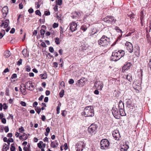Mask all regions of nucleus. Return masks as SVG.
<instances>
[{
    "instance_id": "1",
    "label": "nucleus",
    "mask_w": 151,
    "mask_h": 151,
    "mask_svg": "<svg viewBox=\"0 0 151 151\" xmlns=\"http://www.w3.org/2000/svg\"><path fill=\"white\" fill-rule=\"evenodd\" d=\"M82 115L85 117H92L94 115V111L93 107L89 106L84 108L83 112L82 113Z\"/></svg>"
},
{
    "instance_id": "2",
    "label": "nucleus",
    "mask_w": 151,
    "mask_h": 151,
    "mask_svg": "<svg viewBox=\"0 0 151 151\" xmlns=\"http://www.w3.org/2000/svg\"><path fill=\"white\" fill-rule=\"evenodd\" d=\"M110 39L106 36L103 35L100 39L98 40V43L100 46L105 47L110 45Z\"/></svg>"
},
{
    "instance_id": "3",
    "label": "nucleus",
    "mask_w": 151,
    "mask_h": 151,
    "mask_svg": "<svg viewBox=\"0 0 151 151\" xmlns=\"http://www.w3.org/2000/svg\"><path fill=\"white\" fill-rule=\"evenodd\" d=\"M98 127L97 125L94 124H92L89 127L88 132L91 136L93 135L96 133Z\"/></svg>"
},
{
    "instance_id": "4",
    "label": "nucleus",
    "mask_w": 151,
    "mask_h": 151,
    "mask_svg": "<svg viewBox=\"0 0 151 151\" xmlns=\"http://www.w3.org/2000/svg\"><path fill=\"white\" fill-rule=\"evenodd\" d=\"M109 142L106 139H104L101 140L100 141L101 148L102 150L108 148L109 145Z\"/></svg>"
},
{
    "instance_id": "5",
    "label": "nucleus",
    "mask_w": 151,
    "mask_h": 151,
    "mask_svg": "<svg viewBox=\"0 0 151 151\" xmlns=\"http://www.w3.org/2000/svg\"><path fill=\"white\" fill-rule=\"evenodd\" d=\"M103 20L106 23L109 24H114L116 21V20L115 19L114 17L109 16H107L104 18Z\"/></svg>"
},
{
    "instance_id": "6",
    "label": "nucleus",
    "mask_w": 151,
    "mask_h": 151,
    "mask_svg": "<svg viewBox=\"0 0 151 151\" xmlns=\"http://www.w3.org/2000/svg\"><path fill=\"white\" fill-rule=\"evenodd\" d=\"M34 83H32L31 81H29L25 83L24 87L26 88L29 90L32 91L34 89Z\"/></svg>"
},
{
    "instance_id": "7",
    "label": "nucleus",
    "mask_w": 151,
    "mask_h": 151,
    "mask_svg": "<svg viewBox=\"0 0 151 151\" xmlns=\"http://www.w3.org/2000/svg\"><path fill=\"white\" fill-rule=\"evenodd\" d=\"M112 112L114 116L116 119H119L120 118L119 115V111L117 108L115 107H114L112 109Z\"/></svg>"
},
{
    "instance_id": "8",
    "label": "nucleus",
    "mask_w": 151,
    "mask_h": 151,
    "mask_svg": "<svg viewBox=\"0 0 151 151\" xmlns=\"http://www.w3.org/2000/svg\"><path fill=\"white\" fill-rule=\"evenodd\" d=\"M84 142L82 141L78 142L76 145V151H82L84 147Z\"/></svg>"
},
{
    "instance_id": "9",
    "label": "nucleus",
    "mask_w": 151,
    "mask_h": 151,
    "mask_svg": "<svg viewBox=\"0 0 151 151\" xmlns=\"http://www.w3.org/2000/svg\"><path fill=\"white\" fill-rule=\"evenodd\" d=\"M103 87V83L102 81H98L96 82L93 87L98 90H101Z\"/></svg>"
},
{
    "instance_id": "10",
    "label": "nucleus",
    "mask_w": 151,
    "mask_h": 151,
    "mask_svg": "<svg viewBox=\"0 0 151 151\" xmlns=\"http://www.w3.org/2000/svg\"><path fill=\"white\" fill-rule=\"evenodd\" d=\"M125 46L129 52L132 53L133 52V47L132 44L131 43L127 41L125 44Z\"/></svg>"
},
{
    "instance_id": "11",
    "label": "nucleus",
    "mask_w": 151,
    "mask_h": 151,
    "mask_svg": "<svg viewBox=\"0 0 151 151\" xmlns=\"http://www.w3.org/2000/svg\"><path fill=\"white\" fill-rule=\"evenodd\" d=\"M112 135L115 139L117 140H119L121 137L120 133L118 130L114 131L112 133Z\"/></svg>"
},
{
    "instance_id": "12",
    "label": "nucleus",
    "mask_w": 151,
    "mask_h": 151,
    "mask_svg": "<svg viewBox=\"0 0 151 151\" xmlns=\"http://www.w3.org/2000/svg\"><path fill=\"white\" fill-rule=\"evenodd\" d=\"M127 107L130 111H133L134 110V105L130 100L127 102Z\"/></svg>"
},
{
    "instance_id": "13",
    "label": "nucleus",
    "mask_w": 151,
    "mask_h": 151,
    "mask_svg": "<svg viewBox=\"0 0 151 151\" xmlns=\"http://www.w3.org/2000/svg\"><path fill=\"white\" fill-rule=\"evenodd\" d=\"M85 83V78H81L76 83V85L78 86L82 87L84 85Z\"/></svg>"
},
{
    "instance_id": "14",
    "label": "nucleus",
    "mask_w": 151,
    "mask_h": 151,
    "mask_svg": "<svg viewBox=\"0 0 151 151\" xmlns=\"http://www.w3.org/2000/svg\"><path fill=\"white\" fill-rule=\"evenodd\" d=\"M129 148V146L128 144V141H127L125 142V144H123V145H121L120 147V150L121 151H127Z\"/></svg>"
},
{
    "instance_id": "15",
    "label": "nucleus",
    "mask_w": 151,
    "mask_h": 151,
    "mask_svg": "<svg viewBox=\"0 0 151 151\" xmlns=\"http://www.w3.org/2000/svg\"><path fill=\"white\" fill-rule=\"evenodd\" d=\"M116 52L117 54L118 55V59H120L121 58L124 56L125 54L124 51L122 50H119L117 52Z\"/></svg>"
},
{
    "instance_id": "16",
    "label": "nucleus",
    "mask_w": 151,
    "mask_h": 151,
    "mask_svg": "<svg viewBox=\"0 0 151 151\" xmlns=\"http://www.w3.org/2000/svg\"><path fill=\"white\" fill-rule=\"evenodd\" d=\"M77 24L75 22H73L70 24V29L72 32L77 29Z\"/></svg>"
},
{
    "instance_id": "17",
    "label": "nucleus",
    "mask_w": 151,
    "mask_h": 151,
    "mask_svg": "<svg viewBox=\"0 0 151 151\" xmlns=\"http://www.w3.org/2000/svg\"><path fill=\"white\" fill-rule=\"evenodd\" d=\"M117 54L116 52V51L113 52L112 53V54L111 57V60L113 61H117L119 59H118V55Z\"/></svg>"
},
{
    "instance_id": "18",
    "label": "nucleus",
    "mask_w": 151,
    "mask_h": 151,
    "mask_svg": "<svg viewBox=\"0 0 151 151\" xmlns=\"http://www.w3.org/2000/svg\"><path fill=\"white\" fill-rule=\"evenodd\" d=\"M58 145V143L57 142V140H55L54 141H51V143L50 144V146L52 148L56 147Z\"/></svg>"
},
{
    "instance_id": "19",
    "label": "nucleus",
    "mask_w": 151,
    "mask_h": 151,
    "mask_svg": "<svg viewBox=\"0 0 151 151\" xmlns=\"http://www.w3.org/2000/svg\"><path fill=\"white\" fill-rule=\"evenodd\" d=\"M132 65V63L130 62L127 63L126 65H124L122 68V70H128L129 67Z\"/></svg>"
},
{
    "instance_id": "20",
    "label": "nucleus",
    "mask_w": 151,
    "mask_h": 151,
    "mask_svg": "<svg viewBox=\"0 0 151 151\" xmlns=\"http://www.w3.org/2000/svg\"><path fill=\"white\" fill-rule=\"evenodd\" d=\"M19 137L20 140L23 139V140H26L28 138L27 134L25 133H24L22 135L19 136Z\"/></svg>"
},
{
    "instance_id": "21",
    "label": "nucleus",
    "mask_w": 151,
    "mask_h": 151,
    "mask_svg": "<svg viewBox=\"0 0 151 151\" xmlns=\"http://www.w3.org/2000/svg\"><path fill=\"white\" fill-rule=\"evenodd\" d=\"M119 109V110H122L124 109V103L121 100H120L119 102L118 105Z\"/></svg>"
},
{
    "instance_id": "22",
    "label": "nucleus",
    "mask_w": 151,
    "mask_h": 151,
    "mask_svg": "<svg viewBox=\"0 0 151 151\" xmlns=\"http://www.w3.org/2000/svg\"><path fill=\"white\" fill-rule=\"evenodd\" d=\"M81 13L80 12H76L71 16L74 19L76 17H78L81 16Z\"/></svg>"
},
{
    "instance_id": "23",
    "label": "nucleus",
    "mask_w": 151,
    "mask_h": 151,
    "mask_svg": "<svg viewBox=\"0 0 151 151\" xmlns=\"http://www.w3.org/2000/svg\"><path fill=\"white\" fill-rule=\"evenodd\" d=\"M11 55V53L9 51H6L4 53V56L6 58L9 57Z\"/></svg>"
},
{
    "instance_id": "24",
    "label": "nucleus",
    "mask_w": 151,
    "mask_h": 151,
    "mask_svg": "<svg viewBox=\"0 0 151 151\" xmlns=\"http://www.w3.org/2000/svg\"><path fill=\"white\" fill-rule=\"evenodd\" d=\"M9 145H7L6 143H4L3 145V147L2 148V150L7 151V150H9Z\"/></svg>"
},
{
    "instance_id": "25",
    "label": "nucleus",
    "mask_w": 151,
    "mask_h": 151,
    "mask_svg": "<svg viewBox=\"0 0 151 151\" xmlns=\"http://www.w3.org/2000/svg\"><path fill=\"white\" fill-rule=\"evenodd\" d=\"M127 79L130 82H131L132 81V75L130 74H129L127 75L126 76Z\"/></svg>"
},
{
    "instance_id": "26",
    "label": "nucleus",
    "mask_w": 151,
    "mask_h": 151,
    "mask_svg": "<svg viewBox=\"0 0 151 151\" xmlns=\"http://www.w3.org/2000/svg\"><path fill=\"white\" fill-rule=\"evenodd\" d=\"M40 76L42 79H46L47 78V75L46 72H45L43 74H40Z\"/></svg>"
},
{
    "instance_id": "27",
    "label": "nucleus",
    "mask_w": 151,
    "mask_h": 151,
    "mask_svg": "<svg viewBox=\"0 0 151 151\" xmlns=\"http://www.w3.org/2000/svg\"><path fill=\"white\" fill-rule=\"evenodd\" d=\"M2 12L8 13V8L7 6H4L2 9Z\"/></svg>"
},
{
    "instance_id": "28",
    "label": "nucleus",
    "mask_w": 151,
    "mask_h": 151,
    "mask_svg": "<svg viewBox=\"0 0 151 151\" xmlns=\"http://www.w3.org/2000/svg\"><path fill=\"white\" fill-rule=\"evenodd\" d=\"M144 10H142L141 11L140 13V19L142 20L144 19L145 15L144 13Z\"/></svg>"
},
{
    "instance_id": "29",
    "label": "nucleus",
    "mask_w": 151,
    "mask_h": 151,
    "mask_svg": "<svg viewBox=\"0 0 151 151\" xmlns=\"http://www.w3.org/2000/svg\"><path fill=\"white\" fill-rule=\"evenodd\" d=\"M119 115L120 116H125L126 115V114L125 113L124 111V109H123L122 110H119Z\"/></svg>"
},
{
    "instance_id": "30",
    "label": "nucleus",
    "mask_w": 151,
    "mask_h": 151,
    "mask_svg": "<svg viewBox=\"0 0 151 151\" xmlns=\"http://www.w3.org/2000/svg\"><path fill=\"white\" fill-rule=\"evenodd\" d=\"M25 71L29 72H30L31 70L30 66L28 65H26L24 67Z\"/></svg>"
},
{
    "instance_id": "31",
    "label": "nucleus",
    "mask_w": 151,
    "mask_h": 151,
    "mask_svg": "<svg viewBox=\"0 0 151 151\" xmlns=\"http://www.w3.org/2000/svg\"><path fill=\"white\" fill-rule=\"evenodd\" d=\"M16 148L15 146V145L14 143H13L11 145V147L10 148L11 151H15Z\"/></svg>"
},
{
    "instance_id": "32",
    "label": "nucleus",
    "mask_w": 151,
    "mask_h": 151,
    "mask_svg": "<svg viewBox=\"0 0 151 151\" xmlns=\"http://www.w3.org/2000/svg\"><path fill=\"white\" fill-rule=\"evenodd\" d=\"M27 51V50L25 49H24L22 51V53L24 56H26Z\"/></svg>"
},
{
    "instance_id": "33",
    "label": "nucleus",
    "mask_w": 151,
    "mask_h": 151,
    "mask_svg": "<svg viewBox=\"0 0 151 151\" xmlns=\"http://www.w3.org/2000/svg\"><path fill=\"white\" fill-rule=\"evenodd\" d=\"M45 31L42 29H41L40 30V34L42 36V38H43L44 37V35L45 33Z\"/></svg>"
},
{
    "instance_id": "34",
    "label": "nucleus",
    "mask_w": 151,
    "mask_h": 151,
    "mask_svg": "<svg viewBox=\"0 0 151 151\" xmlns=\"http://www.w3.org/2000/svg\"><path fill=\"white\" fill-rule=\"evenodd\" d=\"M81 29L83 31H85L87 29V27L86 25H83L81 27Z\"/></svg>"
},
{
    "instance_id": "35",
    "label": "nucleus",
    "mask_w": 151,
    "mask_h": 151,
    "mask_svg": "<svg viewBox=\"0 0 151 151\" xmlns=\"http://www.w3.org/2000/svg\"><path fill=\"white\" fill-rule=\"evenodd\" d=\"M115 29L116 31L118 32H120L121 33H122V30L120 29L119 27L117 26H116L115 27Z\"/></svg>"
},
{
    "instance_id": "36",
    "label": "nucleus",
    "mask_w": 151,
    "mask_h": 151,
    "mask_svg": "<svg viewBox=\"0 0 151 151\" xmlns=\"http://www.w3.org/2000/svg\"><path fill=\"white\" fill-rule=\"evenodd\" d=\"M35 110L39 114L41 111V109L40 108H39L38 107H37L35 109Z\"/></svg>"
},
{
    "instance_id": "37",
    "label": "nucleus",
    "mask_w": 151,
    "mask_h": 151,
    "mask_svg": "<svg viewBox=\"0 0 151 151\" xmlns=\"http://www.w3.org/2000/svg\"><path fill=\"white\" fill-rule=\"evenodd\" d=\"M55 42L57 45H59L60 43V42L59 41V39L58 37H56L55 38Z\"/></svg>"
},
{
    "instance_id": "38",
    "label": "nucleus",
    "mask_w": 151,
    "mask_h": 151,
    "mask_svg": "<svg viewBox=\"0 0 151 151\" xmlns=\"http://www.w3.org/2000/svg\"><path fill=\"white\" fill-rule=\"evenodd\" d=\"M26 88H23V90L21 89V91L22 92V93L24 95H25L27 93Z\"/></svg>"
},
{
    "instance_id": "39",
    "label": "nucleus",
    "mask_w": 151,
    "mask_h": 151,
    "mask_svg": "<svg viewBox=\"0 0 151 151\" xmlns=\"http://www.w3.org/2000/svg\"><path fill=\"white\" fill-rule=\"evenodd\" d=\"M64 94V90H61V91L59 93V96L60 97H62Z\"/></svg>"
},
{
    "instance_id": "40",
    "label": "nucleus",
    "mask_w": 151,
    "mask_h": 151,
    "mask_svg": "<svg viewBox=\"0 0 151 151\" xmlns=\"http://www.w3.org/2000/svg\"><path fill=\"white\" fill-rule=\"evenodd\" d=\"M6 22H4V28L7 27L8 25V22H9V20H6Z\"/></svg>"
},
{
    "instance_id": "41",
    "label": "nucleus",
    "mask_w": 151,
    "mask_h": 151,
    "mask_svg": "<svg viewBox=\"0 0 151 151\" xmlns=\"http://www.w3.org/2000/svg\"><path fill=\"white\" fill-rule=\"evenodd\" d=\"M139 52H140L139 50V48L134 53H135V55L136 56H138L139 55Z\"/></svg>"
},
{
    "instance_id": "42",
    "label": "nucleus",
    "mask_w": 151,
    "mask_h": 151,
    "mask_svg": "<svg viewBox=\"0 0 151 151\" xmlns=\"http://www.w3.org/2000/svg\"><path fill=\"white\" fill-rule=\"evenodd\" d=\"M14 140L12 138H11L10 139H8L7 140V143L9 145H10V142H13Z\"/></svg>"
},
{
    "instance_id": "43",
    "label": "nucleus",
    "mask_w": 151,
    "mask_h": 151,
    "mask_svg": "<svg viewBox=\"0 0 151 151\" xmlns=\"http://www.w3.org/2000/svg\"><path fill=\"white\" fill-rule=\"evenodd\" d=\"M62 2V0H56V1L57 4L59 5H61Z\"/></svg>"
},
{
    "instance_id": "44",
    "label": "nucleus",
    "mask_w": 151,
    "mask_h": 151,
    "mask_svg": "<svg viewBox=\"0 0 151 151\" xmlns=\"http://www.w3.org/2000/svg\"><path fill=\"white\" fill-rule=\"evenodd\" d=\"M35 14L36 15H38L39 16H41V14L40 11L39 10H37L35 11Z\"/></svg>"
},
{
    "instance_id": "45",
    "label": "nucleus",
    "mask_w": 151,
    "mask_h": 151,
    "mask_svg": "<svg viewBox=\"0 0 151 151\" xmlns=\"http://www.w3.org/2000/svg\"><path fill=\"white\" fill-rule=\"evenodd\" d=\"M40 1H39L38 2H35V5H37L36 7L37 9L39 8L40 6Z\"/></svg>"
},
{
    "instance_id": "46",
    "label": "nucleus",
    "mask_w": 151,
    "mask_h": 151,
    "mask_svg": "<svg viewBox=\"0 0 151 151\" xmlns=\"http://www.w3.org/2000/svg\"><path fill=\"white\" fill-rule=\"evenodd\" d=\"M22 63V59L21 58L17 62V65H21Z\"/></svg>"
},
{
    "instance_id": "47",
    "label": "nucleus",
    "mask_w": 151,
    "mask_h": 151,
    "mask_svg": "<svg viewBox=\"0 0 151 151\" xmlns=\"http://www.w3.org/2000/svg\"><path fill=\"white\" fill-rule=\"evenodd\" d=\"M58 23H54L52 25V27L54 28H55L58 27Z\"/></svg>"
},
{
    "instance_id": "48",
    "label": "nucleus",
    "mask_w": 151,
    "mask_h": 151,
    "mask_svg": "<svg viewBox=\"0 0 151 151\" xmlns=\"http://www.w3.org/2000/svg\"><path fill=\"white\" fill-rule=\"evenodd\" d=\"M49 50L51 53L53 52L54 51V49L52 47H49Z\"/></svg>"
},
{
    "instance_id": "49",
    "label": "nucleus",
    "mask_w": 151,
    "mask_h": 151,
    "mask_svg": "<svg viewBox=\"0 0 151 151\" xmlns=\"http://www.w3.org/2000/svg\"><path fill=\"white\" fill-rule=\"evenodd\" d=\"M17 75L16 73H14L11 76V78L12 79H14L15 78V79L17 77Z\"/></svg>"
},
{
    "instance_id": "50",
    "label": "nucleus",
    "mask_w": 151,
    "mask_h": 151,
    "mask_svg": "<svg viewBox=\"0 0 151 151\" xmlns=\"http://www.w3.org/2000/svg\"><path fill=\"white\" fill-rule=\"evenodd\" d=\"M44 14L46 16H48L50 15V12L49 11H45L44 12Z\"/></svg>"
},
{
    "instance_id": "51",
    "label": "nucleus",
    "mask_w": 151,
    "mask_h": 151,
    "mask_svg": "<svg viewBox=\"0 0 151 151\" xmlns=\"http://www.w3.org/2000/svg\"><path fill=\"white\" fill-rule=\"evenodd\" d=\"M19 130L20 132H22L23 131H24V129L22 127H21L20 128H19Z\"/></svg>"
},
{
    "instance_id": "52",
    "label": "nucleus",
    "mask_w": 151,
    "mask_h": 151,
    "mask_svg": "<svg viewBox=\"0 0 151 151\" xmlns=\"http://www.w3.org/2000/svg\"><path fill=\"white\" fill-rule=\"evenodd\" d=\"M4 130L6 132H7L9 131V128L8 126H6L4 128Z\"/></svg>"
},
{
    "instance_id": "53",
    "label": "nucleus",
    "mask_w": 151,
    "mask_h": 151,
    "mask_svg": "<svg viewBox=\"0 0 151 151\" xmlns=\"http://www.w3.org/2000/svg\"><path fill=\"white\" fill-rule=\"evenodd\" d=\"M60 106H58L57 107V109H56L57 113L58 114H59L60 113Z\"/></svg>"
},
{
    "instance_id": "54",
    "label": "nucleus",
    "mask_w": 151,
    "mask_h": 151,
    "mask_svg": "<svg viewBox=\"0 0 151 151\" xmlns=\"http://www.w3.org/2000/svg\"><path fill=\"white\" fill-rule=\"evenodd\" d=\"M23 150L24 151H29L30 148L27 147H24L23 148Z\"/></svg>"
},
{
    "instance_id": "55",
    "label": "nucleus",
    "mask_w": 151,
    "mask_h": 151,
    "mask_svg": "<svg viewBox=\"0 0 151 151\" xmlns=\"http://www.w3.org/2000/svg\"><path fill=\"white\" fill-rule=\"evenodd\" d=\"M20 104L22 105V106H26V103L23 101H22L21 102Z\"/></svg>"
},
{
    "instance_id": "56",
    "label": "nucleus",
    "mask_w": 151,
    "mask_h": 151,
    "mask_svg": "<svg viewBox=\"0 0 151 151\" xmlns=\"http://www.w3.org/2000/svg\"><path fill=\"white\" fill-rule=\"evenodd\" d=\"M9 70L8 69V68H7L5 69V70H4L3 72V74H4V73H6L7 72H9Z\"/></svg>"
},
{
    "instance_id": "57",
    "label": "nucleus",
    "mask_w": 151,
    "mask_h": 151,
    "mask_svg": "<svg viewBox=\"0 0 151 151\" xmlns=\"http://www.w3.org/2000/svg\"><path fill=\"white\" fill-rule=\"evenodd\" d=\"M3 108L4 109H6L8 107V106H7L6 104L4 103L3 104Z\"/></svg>"
},
{
    "instance_id": "58",
    "label": "nucleus",
    "mask_w": 151,
    "mask_h": 151,
    "mask_svg": "<svg viewBox=\"0 0 151 151\" xmlns=\"http://www.w3.org/2000/svg\"><path fill=\"white\" fill-rule=\"evenodd\" d=\"M64 149L65 150H66L68 149V145L67 143H65L64 144Z\"/></svg>"
},
{
    "instance_id": "59",
    "label": "nucleus",
    "mask_w": 151,
    "mask_h": 151,
    "mask_svg": "<svg viewBox=\"0 0 151 151\" xmlns=\"http://www.w3.org/2000/svg\"><path fill=\"white\" fill-rule=\"evenodd\" d=\"M69 83L70 84H73L74 82V81L73 79H70L68 81Z\"/></svg>"
},
{
    "instance_id": "60",
    "label": "nucleus",
    "mask_w": 151,
    "mask_h": 151,
    "mask_svg": "<svg viewBox=\"0 0 151 151\" xmlns=\"http://www.w3.org/2000/svg\"><path fill=\"white\" fill-rule=\"evenodd\" d=\"M1 122L2 123L4 124H5L6 123V120L5 118H3L1 119Z\"/></svg>"
},
{
    "instance_id": "61",
    "label": "nucleus",
    "mask_w": 151,
    "mask_h": 151,
    "mask_svg": "<svg viewBox=\"0 0 151 151\" xmlns=\"http://www.w3.org/2000/svg\"><path fill=\"white\" fill-rule=\"evenodd\" d=\"M28 12L30 14L34 12L33 9L32 8H30L28 10Z\"/></svg>"
},
{
    "instance_id": "62",
    "label": "nucleus",
    "mask_w": 151,
    "mask_h": 151,
    "mask_svg": "<svg viewBox=\"0 0 151 151\" xmlns=\"http://www.w3.org/2000/svg\"><path fill=\"white\" fill-rule=\"evenodd\" d=\"M60 34H63L64 32V31H63V28L61 27L60 29Z\"/></svg>"
},
{
    "instance_id": "63",
    "label": "nucleus",
    "mask_w": 151,
    "mask_h": 151,
    "mask_svg": "<svg viewBox=\"0 0 151 151\" xmlns=\"http://www.w3.org/2000/svg\"><path fill=\"white\" fill-rule=\"evenodd\" d=\"M38 104V103L37 102H34L33 103V106L34 107H35V108H36V107H37L36 106H37Z\"/></svg>"
},
{
    "instance_id": "64",
    "label": "nucleus",
    "mask_w": 151,
    "mask_h": 151,
    "mask_svg": "<svg viewBox=\"0 0 151 151\" xmlns=\"http://www.w3.org/2000/svg\"><path fill=\"white\" fill-rule=\"evenodd\" d=\"M148 65L150 68V70L151 71V58L150 59V61L148 63Z\"/></svg>"
}]
</instances>
